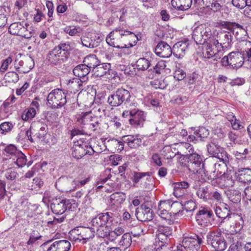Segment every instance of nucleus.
<instances>
[{"instance_id": "32", "label": "nucleus", "mask_w": 251, "mask_h": 251, "mask_svg": "<svg viewBox=\"0 0 251 251\" xmlns=\"http://www.w3.org/2000/svg\"><path fill=\"white\" fill-rule=\"evenodd\" d=\"M192 0H172V5L176 10H188L192 5Z\"/></svg>"}, {"instance_id": "54", "label": "nucleus", "mask_w": 251, "mask_h": 251, "mask_svg": "<svg viewBox=\"0 0 251 251\" xmlns=\"http://www.w3.org/2000/svg\"><path fill=\"white\" fill-rule=\"evenodd\" d=\"M124 232V229L121 227H117L114 230L110 231L109 229V233L108 236L109 239L111 241L114 240L117 236L122 235Z\"/></svg>"}, {"instance_id": "17", "label": "nucleus", "mask_w": 251, "mask_h": 251, "mask_svg": "<svg viewBox=\"0 0 251 251\" xmlns=\"http://www.w3.org/2000/svg\"><path fill=\"white\" fill-rule=\"evenodd\" d=\"M217 40L210 39L205 43L202 51V56L206 59H209L214 56L217 52L220 50L218 48L219 46Z\"/></svg>"}, {"instance_id": "19", "label": "nucleus", "mask_w": 251, "mask_h": 251, "mask_svg": "<svg viewBox=\"0 0 251 251\" xmlns=\"http://www.w3.org/2000/svg\"><path fill=\"white\" fill-rule=\"evenodd\" d=\"M207 148L209 154L212 156L223 161L226 160V152L220 146L215 143H211L207 145Z\"/></svg>"}, {"instance_id": "27", "label": "nucleus", "mask_w": 251, "mask_h": 251, "mask_svg": "<svg viewBox=\"0 0 251 251\" xmlns=\"http://www.w3.org/2000/svg\"><path fill=\"white\" fill-rule=\"evenodd\" d=\"M88 68L89 67H86L84 64L77 65L74 69L73 73L75 75L85 82L87 80V75L90 71Z\"/></svg>"}, {"instance_id": "44", "label": "nucleus", "mask_w": 251, "mask_h": 251, "mask_svg": "<svg viewBox=\"0 0 251 251\" xmlns=\"http://www.w3.org/2000/svg\"><path fill=\"white\" fill-rule=\"evenodd\" d=\"M197 176L199 178L200 180L201 181H206L209 179V176L208 171H206L204 167V164H202L198 169H196L195 172Z\"/></svg>"}, {"instance_id": "33", "label": "nucleus", "mask_w": 251, "mask_h": 251, "mask_svg": "<svg viewBox=\"0 0 251 251\" xmlns=\"http://www.w3.org/2000/svg\"><path fill=\"white\" fill-rule=\"evenodd\" d=\"M126 199V195L121 192H116L110 195L109 203L117 207L123 203Z\"/></svg>"}, {"instance_id": "30", "label": "nucleus", "mask_w": 251, "mask_h": 251, "mask_svg": "<svg viewBox=\"0 0 251 251\" xmlns=\"http://www.w3.org/2000/svg\"><path fill=\"white\" fill-rule=\"evenodd\" d=\"M188 44L185 42H178L175 44L172 49L174 55L177 58L182 57L188 49Z\"/></svg>"}, {"instance_id": "63", "label": "nucleus", "mask_w": 251, "mask_h": 251, "mask_svg": "<svg viewBox=\"0 0 251 251\" xmlns=\"http://www.w3.org/2000/svg\"><path fill=\"white\" fill-rule=\"evenodd\" d=\"M18 174L14 169L10 168L6 171L5 176L7 179L9 180H14L18 176Z\"/></svg>"}, {"instance_id": "4", "label": "nucleus", "mask_w": 251, "mask_h": 251, "mask_svg": "<svg viewBox=\"0 0 251 251\" xmlns=\"http://www.w3.org/2000/svg\"><path fill=\"white\" fill-rule=\"evenodd\" d=\"M206 241L216 251H224L227 248V244L219 229L209 232L206 235Z\"/></svg>"}, {"instance_id": "43", "label": "nucleus", "mask_w": 251, "mask_h": 251, "mask_svg": "<svg viewBox=\"0 0 251 251\" xmlns=\"http://www.w3.org/2000/svg\"><path fill=\"white\" fill-rule=\"evenodd\" d=\"M25 24L24 23L15 22L10 25L9 27L8 31L12 35L19 36L21 29L23 27Z\"/></svg>"}, {"instance_id": "34", "label": "nucleus", "mask_w": 251, "mask_h": 251, "mask_svg": "<svg viewBox=\"0 0 251 251\" xmlns=\"http://www.w3.org/2000/svg\"><path fill=\"white\" fill-rule=\"evenodd\" d=\"M238 46L240 48V52L247 57L248 62H251V42L242 40L239 42Z\"/></svg>"}, {"instance_id": "13", "label": "nucleus", "mask_w": 251, "mask_h": 251, "mask_svg": "<svg viewBox=\"0 0 251 251\" xmlns=\"http://www.w3.org/2000/svg\"><path fill=\"white\" fill-rule=\"evenodd\" d=\"M201 238L197 235L184 236L181 244V248H183L186 251H197L202 243Z\"/></svg>"}, {"instance_id": "16", "label": "nucleus", "mask_w": 251, "mask_h": 251, "mask_svg": "<svg viewBox=\"0 0 251 251\" xmlns=\"http://www.w3.org/2000/svg\"><path fill=\"white\" fill-rule=\"evenodd\" d=\"M34 66L33 59L30 55H26L22 57L21 60L15 65L16 70L19 73H27Z\"/></svg>"}, {"instance_id": "62", "label": "nucleus", "mask_w": 251, "mask_h": 251, "mask_svg": "<svg viewBox=\"0 0 251 251\" xmlns=\"http://www.w3.org/2000/svg\"><path fill=\"white\" fill-rule=\"evenodd\" d=\"M173 77L180 82V80H183L186 77V73L182 69L178 68L175 71Z\"/></svg>"}, {"instance_id": "37", "label": "nucleus", "mask_w": 251, "mask_h": 251, "mask_svg": "<svg viewBox=\"0 0 251 251\" xmlns=\"http://www.w3.org/2000/svg\"><path fill=\"white\" fill-rule=\"evenodd\" d=\"M215 212L218 217L225 219L230 214L229 207L227 204L223 203L220 206H216Z\"/></svg>"}, {"instance_id": "10", "label": "nucleus", "mask_w": 251, "mask_h": 251, "mask_svg": "<svg viewBox=\"0 0 251 251\" xmlns=\"http://www.w3.org/2000/svg\"><path fill=\"white\" fill-rule=\"evenodd\" d=\"M95 230L89 227H77L72 230L71 235L74 234L77 236V237L74 236L73 240L75 241L79 240L82 241L83 243H85L90 239L94 237Z\"/></svg>"}, {"instance_id": "39", "label": "nucleus", "mask_w": 251, "mask_h": 251, "mask_svg": "<svg viewBox=\"0 0 251 251\" xmlns=\"http://www.w3.org/2000/svg\"><path fill=\"white\" fill-rule=\"evenodd\" d=\"M239 179L244 183L251 182V169L249 168H241L238 170Z\"/></svg>"}, {"instance_id": "2", "label": "nucleus", "mask_w": 251, "mask_h": 251, "mask_svg": "<svg viewBox=\"0 0 251 251\" xmlns=\"http://www.w3.org/2000/svg\"><path fill=\"white\" fill-rule=\"evenodd\" d=\"M213 29L210 25L201 24L194 29L192 38L197 44L203 45L213 38Z\"/></svg>"}, {"instance_id": "29", "label": "nucleus", "mask_w": 251, "mask_h": 251, "mask_svg": "<svg viewBox=\"0 0 251 251\" xmlns=\"http://www.w3.org/2000/svg\"><path fill=\"white\" fill-rule=\"evenodd\" d=\"M111 65L110 63H102L98 65L94 70H92L96 76L101 77L103 75H107L112 71L110 70Z\"/></svg>"}, {"instance_id": "38", "label": "nucleus", "mask_w": 251, "mask_h": 251, "mask_svg": "<svg viewBox=\"0 0 251 251\" xmlns=\"http://www.w3.org/2000/svg\"><path fill=\"white\" fill-rule=\"evenodd\" d=\"M122 140L131 148H137L141 143V140L140 138L130 135L123 137Z\"/></svg>"}, {"instance_id": "26", "label": "nucleus", "mask_w": 251, "mask_h": 251, "mask_svg": "<svg viewBox=\"0 0 251 251\" xmlns=\"http://www.w3.org/2000/svg\"><path fill=\"white\" fill-rule=\"evenodd\" d=\"M179 82L175 79L173 76H166L160 84L161 89L167 88L169 91H173L179 87Z\"/></svg>"}, {"instance_id": "18", "label": "nucleus", "mask_w": 251, "mask_h": 251, "mask_svg": "<svg viewBox=\"0 0 251 251\" xmlns=\"http://www.w3.org/2000/svg\"><path fill=\"white\" fill-rule=\"evenodd\" d=\"M135 215L137 219L142 222L150 221L153 217L152 210L146 204H142L137 208Z\"/></svg>"}, {"instance_id": "48", "label": "nucleus", "mask_w": 251, "mask_h": 251, "mask_svg": "<svg viewBox=\"0 0 251 251\" xmlns=\"http://www.w3.org/2000/svg\"><path fill=\"white\" fill-rule=\"evenodd\" d=\"M60 53L67 59L69 51L71 50L70 45L68 43H60L58 46L55 47Z\"/></svg>"}, {"instance_id": "20", "label": "nucleus", "mask_w": 251, "mask_h": 251, "mask_svg": "<svg viewBox=\"0 0 251 251\" xmlns=\"http://www.w3.org/2000/svg\"><path fill=\"white\" fill-rule=\"evenodd\" d=\"M94 151L91 147L86 145H75L72 148V155L74 158L79 159L87 154H92Z\"/></svg>"}, {"instance_id": "25", "label": "nucleus", "mask_w": 251, "mask_h": 251, "mask_svg": "<svg viewBox=\"0 0 251 251\" xmlns=\"http://www.w3.org/2000/svg\"><path fill=\"white\" fill-rule=\"evenodd\" d=\"M122 38L124 48L133 47L136 45L138 40V38L135 34L125 30H124V33H122Z\"/></svg>"}, {"instance_id": "64", "label": "nucleus", "mask_w": 251, "mask_h": 251, "mask_svg": "<svg viewBox=\"0 0 251 251\" xmlns=\"http://www.w3.org/2000/svg\"><path fill=\"white\" fill-rule=\"evenodd\" d=\"M169 236H166L161 233H157L156 237V242H158V245L162 243V244L168 246L169 241Z\"/></svg>"}, {"instance_id": "42", "label": "nucleus", "mask_w": 251, "mask_h": 251, "mask_svg": "<svg viewBox=\"0 0 251 251\" xmlns=\"http://www.w3.org/2000/svg\"><path fill=\"white\" fill-rule=\"evenodd\" d=\"M63 30L66 33L72 36H80L82 32V29L80 26L74 25L66 26Z\"/></svg>"}, {"instance_id": "40", "label": "nucleus", "mask_w": 251, "mask_h": 251, "mask_svg": "<svg viewBox=\"0 0 251 251\" xmlns=\"http://www.w3.org/2000/svg\"><path fill=\"white\" fill-rule=\"evenodd\" d=\"M170 203V207L169 209L171 210V213L172 215H174V217L179 216L180 214L182 215L181 213L183 212V204L181 202L177 201H174Z\"/></svg>"}, {"instance_id": "49", "label": "nucleus", "mask_w": 251, "mask_h": 251, "mask_svg": "<svg viewBox=\"0 0 251 251\" xmlns=\"http://www.w3.org/2000/svg\"><path fill=\"white\" fill-rule=\"evenodd\" d=\"M150 66V61L145 58H141L136 62V67L139 70H147Z\"/></svg>"}, {"instance_id": "55", "label": "nucleus", "mask_w": 251, "mask_h": 251, "mask_svg": "<svg viewBox=\"0 0 251 251\" xmlns=\"http://www.w3.org/2000/svg\"><path fill=\"white\" fill-rule=\"evenodd\" d=\"M131 237L128 233L124 234L122 237L121 240L119 242V245L121 246L127 248L131 245Z\"/></svg>"}, {"instance_id": "28", "label": "nucleus", "mask_w": 251, "mask_h": 251, "mask_svg": "<svg viewBox=\"0 0 251 251\" xmlns=\"http://www.w3.org/2000/svg\"><path fill=\"white\" fill-rule=\"evenodd\" d=\"M173 194L176 197L181 198L187 195L185 194V191H186V189L188 188L189 186V184L187 182L181 181L176 182L173 184Z\"/></svg>"}, {"instance_id": "61", "label": "nucleus", "mask_w": 251, "mask_h": 251, "mask_svg": "<svg viewBox=\"0 0 251 251\" xmlns=\"http://www.w3.org/2000/svg\"><path fill=\"white\" fill-rule=\"evenodd\" d=\"M65 218L66 217L64 215L59 218H54L52 221H50L47 222V226L55 228L57 227V224L62 223L64 221Z\"/></svg>"}, {"instance_id": "51", "label": "nucleus", "mask_w": 251, "mask_h": 251, "mask_svg": "<svg viewBox=\"0 0 251 251\" xmlns=\"http://www.w3.org/2000/svg\"><path fill=\"white\" fill-rule=\"evenodd\" d=\"M229 200L233 203H237L241 199V193L238 190H230L227 194Z\"/></svg>"}, {"instance_id": "23", "label": "nucleus", "mask_w": 251, "mask_h": 251, "mask_svg": "<svg viewBox=\"0 0 251 251\" xmlns=\"http://www.w3.org/2000/svg\"><path fill=\"white\" fill-rule=\"evenodd\" d=\"M47 59L50 64L57 65L62 63L66 59L55 47L51 50L49 52L47 56Z\"/></svg>"}, {"instance_id": "53", "label": "nucleus", "mask_w": 251, "mask_h": 251, "mask_svg": "<svg viewBox=\"0 0 251 251\" xmlns=\"http://www.w3.org/2000/svg\"><path fill=\"white\" fill-rule=\"evenodd\" d=\"M172 228L168 226L158 224L157 226V233H161L166 236H170L172 234Z\"/></svg>"}, {"instance_id": "35", "label": "nucleus", "mask_w": 251, "mask_h": 251, "mask_svg": "<svg viewBox=\"0 0 251 251\" xmlns=\"http://www.w3.org/2000/svg\"><path fill=\"white\" fill-rule=\"evenodd\" d=\"M183 203L184 209L187 212H191L195 210L197 207L196 203L192 200V196L190 194H187L180 198Z\"/></svg>"}, {"instance_id": "52", "label": "nucleus", "mask_w": 251, "mask_h": 251, "mask_svg": "<svg viewBox=\"0 0 251 251\" xmlns=\"http://www.w3.org/2000/svg\"><path fill=\"white\" fill-rule=\"evenodd\" d=\"M209 131L204 127H200L197 130L194 134L197 136V139L202 141L203 139L206 138L209 135Z\"/></svg>"}, {"instance_id": "14", "label": "nucleus", "mask_w": 251, "mask_h": 251, "mask_svg": "<svg viewBox=\"0 0 251 251\" xmlns=\"http://www.w3.org/2000/svg\"><path fill=\"white\" fill-rule=\"evenodd\" d=\"M78 186V182L72 180L67 177L63 176L58 178L56 183V188L62 192H69L75 190Z\"/></svg>"}, {"instance_id": "36", "label": "nucleus", "mask_w": 251, "mask_h": 251, "mask_svg": "<svg viewBox=\"0 0 251 251\" xmlns=\"http://www.w3.org/2000/svg\"><path fill=\"white\" fill-rule=\"evenodd\" d=\"M226 27L230 32L233 33L235 32L237 34L239 32L243 35L247 33V26L245 25H241L236 23H229L226 25Z\"/></svg>"}, {"instance_id": "8", "label": "nucleus", "mask_w": 251, "mask_h": 251, "mask_svg": "<svg viewBox=\"0 0 251 251\" xmlns=\"http://www.w3.org/2000/svg\"><path fill=\"white\" fill-rule=\"evenodd\" d=\"M171 200L160 201L158 204V214L161 219L162 222L168 225H172L175 218L171 212H168L170 207Z\"/></svg>"}, {"instance_id": "50", "label": "nucleus", "mask_w": 251, "mask_h": 251, "mask_svg": "<svg viewBox=\"0 0 251 251\" xmlns=\"http://www.w3.org/2000/svg\"><path fill=\"white\" fill-rule=\"evenodd\" d=\"M36 111L34 107H29L25 110L22 114L21 118L23 120L27 121L35 117Z\"/></svg>"}, {"instance_id": "5", "label": "nucleus", "mask_w": 251, "mask_h": 251, "mask_svg": "<svg viewBox=\"0 0 251 251\" xmlns=\"http://www.w3.org/2000/svg\"><path fill=\"white\" fill-rule=\"evenodd\" d=\"M247 57L239 51H232L227 56H225L221 60V64L223 66H230L233 69H238L242 66Z\"/></svg>"}, {"instance_id": "15", "label": "nucleus", "mask_w": 251, "mask_h": 251, "mask_svg": "<svg viewBox=\"0 0 251 251\" xmlns=\"http://www.w3.org/2000/svg\"><path fill=\"white\" fill-rule=\"evenodd\" d=\"M122 33L124 29L116 28L111 31L106 37L107 43L111 46L118 49H123L124 46L122 41Z\"/></svg>"}, {"instance_id": "24", "label": "nucleus", "mask_w": 251, "mask_h": 251, "mask_svg": "<svg viewBox=\"0 0 251 251\" xmlns=\"http://www.w3.org/2000/svg\"><path fill=\"white\" fill-rule=\"evenodd\" d=\"M71 243L67 240H58L51 243L47 251H70Z\"/></svg>"}, {"instance_id": "45", "label": "nucleus", "mask_w": 251, "mask_h": 251, "mask_svg": "<svg viewBox=\"0 0 251 251\" xmlns=\"http://www.w3.org/2000/svg\"><path fill=\"white\" fill-rule=\"evenodd\" d=\"M89 36L90 48H94L98 47L102 40V36L97 33L91 34Z\"/></svg>"}, {"instance_id": "6", "label": "nucleus", "mask_w": 251, "mask_h": 251, "mask_svg": "<svg viewBox=\"0 0 251 251\" xmlns=\"http://www.w3.org/2000/svg\"><path fill=\"white\" fill-rule=\"evenodd\" d=\"M47 101L48 105L52 108H59L66 103V96L62 90L54 89L49 94Z\"/></svg>"}, {"instance_id": "11", "label": "nucleus", "mask_w": 251, "mask_h": 251, "mask_svg": "<svg viewBox=\"0 0 251 251\" xmlns=\"http://www.w3.org/2000/svg\"><path fill=\"white\" fill-rule=\"evenodd\" d=\"M214 215L212 210L206 207H201L196 214V221L199 225L207 226L211 225Z\"/></svg>"}, {"instance_id": "21", "label": "nucleus", "mask_w": 251, "mask_h": 251, "mask_svg": "<svg viewBox=\"0 0 251 251\" xmlns=\"http://www.w3.org/2000/svg\"><path fill=\"white\" fill-rule=\"evenodd\" d=\"M131 118L129 119L131 125L136 127H142L145 120V116L142 111L133 109L129 111Z\"/></svg>"}, {"instance_id": "57", "label": "nucleus", "mask_w": 251, "mask_h": 251, "mask_svg": "<svg viewBox=\"0 0 251 251\" xmlns=\"http://www.w3.org/2000/svg\"><path fill=\"white\" fill-rule=\"evenodd\" d=\"M15 157L16 158L15 163L19 167H23L26 164L27 161L26 156L21 151Z\"/></svg>"}, {"instance_id": "1", "label": "nucleus", "mask_w": 251, "mask_h": 251, "mask_svg": "<svg viewBox=\"0 0 251 251\" xmlns=\"http://www.w3.org/2000/svg\"><path fill=\"white\" fill-rule=\"evenodd\" d=\"M115 216L111 212L102 213L98 214L91 221L93 229L96 230L97 234L100 238L108 236V226L113 224Z\"/></svg>"}, {"instance_id": "3", "label": "nucleus", "mask_w": 251, "mask_h": 251, "mask_svg": "<svg viewBox=\"0 0 251 251\" xmlns=\"http://www.w3.org/2000/svg\"><path fill=\"white\" fill-rule=\"evenodd\" d=\"M77 207V204L71 200L60 198L52 200L50 205L52 212L56 215H62L67 210L72 211Z\"/></svg>"}, {"instance_id": "7", "label": "nucleus", "mask_w": 251, "mask_h": 251, "mask_svg": "<svg viewBox=\"0 0 251 251\" xmlns=\"http://www.w3.org/2000/svg\"><path fill=\"white\" fill-rule=\"evenodd\" d=\"M130 94L129 92L123 88H119L108 98V102L112 106L120 105L123 103H126L130 101Z\"/></svg>"}, {"instance_id": "56", "label": "nucleus", "mask_w": 251, "mask_h": 251, "mask_svg": "<svg viewBox=\"0 0 251 251\" xmlns=\"http://www.w3.org/2000/svg\"><path fill=\"white\" fill-rule=\"evenodd\" d=\"M151 173L150 172H135L132 178V180L134 182V186H135V184L138 183L140 180L143 181V180H144V177L146 176V175H149Z\"/></svg>"}, {"instance_id": "46", "label": "nucleus", "mask_w": 251, "mask_h": 251, "mask_svg": "<svg viewBox=\"0 0 251 251\" xmlns=\"http://www.w3.org/2000/svg\"><path fill=\"white\" fill-rule=\"evenodd\" d=\"M77 122L81 125L89 124L92 121V116L90 113L85 112L79 114L76 117Z\"/></svg>"}, {"instance_id": "59", "label": "nucleus", "mask_w": 251, "mask_h": 251, "mask_svg": "<svg viewBox=\"0 0 251 251\" xmlns=\"http://www.w3.org/2000/svg\"><path fill=\"white\" fill-rule=\"evenodd\" d=\"M4 151L9 155L14 157L16 156L21 152V151L17 150L15 146L12 144L6 146L4 149Z\"/></svg>"}, {"instance_id": "9", "label": "nucleus", "mask_w": 251, "mask_h": 251, "mask_svg": "<svg viewBox=\"0 0 251 251\" xmlns=\"http://www.w3.org/2000/svg\"><path fill=\"white\" fill-rule=\"evenodd\" d=\"M213 35L212 39L217 40L220 50L222 48L223 50L230 48L231 46L232 35L230 31H223L219 32L216 29H213Z\"/></svg>"}, {"instance_id": "60", "label": "nucleus", "mask_w": 251, "mask_h": 251, "mask_svg": "<svg viewBox=\"0 0 251 251\" xmlns=\"http://www.w3.org/2000/svg\"><path fill=\"white\" fill-rule=\"evenodd\" d=\"M108 142L113 146L115 151H121L124 149V142L122 141H118L117 139H113Z\"/></svg>"}, {"instance_id": "41", "label": "nucleus", "mask_w": 251, "mask_h": 251, "mask_svg": "<svg viewBox=\"0 0 251 251\" xmlns=\"http://www.w3.org/2000/svg\"><path fill=\"white\" fill-rule=\"evenodd\" d=\"M83 63L86 67H89L88 68H89L90 70L91 69L94 70L99 65V61L95 55L91 54L84 58Z\"/></svg>"}, {"instance_id": "12", "label": "nucleus", "mask_w": 251, "mask_h": 251, "mask_svg": "<svg viewBox=\"0 0 251 251\" xmlns=\"http://www.w3.org/2000/svg\"><path fill=\"white\" fill-rule=\"evenodd\" d=\"M181 145L187 150H189L190 154L188 156V167L189 169L195 173L196 169L201 167L202 164V158L200 155L197 153L191 152L193 150V147L190 144L187 143H181Z\"/></svg>"}, {"instance_id": "22", "label": "nucleus", "mask_w": 251, "mask_h": 251, "mask_svg": "<svg viewBox=\"0 0 251 251\" xmlns=\"http://www.w3.org/2000/svg\"><path fill=\"white\" fill-rule=\"evenodd\" d=\"M173 50L171 47L166 42L161 41L158 43L155 48V54L162 58H168L172 54Z\"/></svg>"}, {"instance_id": "47", "label": "nucleus", "mask_w": 251, "mask_h": 251, "mask_svg": "<svg viewBox=\"0 0 251 251\" xmlns=\"http://www.w3.org/2000/svg\"><path fill=\"white\" fill-rule=\"evenodd\" d=\"M197 195L199 198L205 201L210 199V192L207 187L200 188L197 192Z\"/></svg>"}, {"instance_id": "58", "label": "nucleus", "mask_w": 251, "mask_h": 251, "mask_svg": "<svg viewBox=\"0 0 251 251\" xmlns=\"http://www.w3.org/2000/svg\"><path fill=\"white\" fill-rule=\"evenodd\" d=\"M14 125L11 123L9 122H3L0 125V129L1 130L0 133L5 134L6 133L11 131Z\"/></svg>"}, {"instance_id": "31", "label": "nucleus", "mask_w": 251, "mask_h": 251, "mask_svg": "<svg viewBox=\"0 0 251 251\" xmlns=\"http://www.w3.org/2000/svg\"><path fill=\"white\" fill-rule=\"evenodd\" d=\"M83 82V80L79 78H73L69 80L67 83L68 91L71 93L75 94L82 89Z\"/></svg>"}]
</instances>
